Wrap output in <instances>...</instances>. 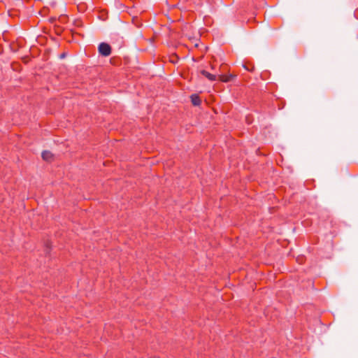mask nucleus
I'll return each instance as SVG.
<instances>
[{
	"instance_id": "obj_5",
	"label": "nucleus",
	"mask_w": 358,
	"mask_h": 358,
	"mask_svg": "<svg viewBox=\"0 0 358 358\" xmlns=\"http://www.w3.org/2000/svg\"><path fill=\"white\" fill-rule=\"evenodd\" d=\"M201 74L205 76L207 79H208L210 81H215L217 80V76L216 75L210 73L206 70H201L200 71Z\"/></svg>"
},
{
	"instance_id": "obj_7",
	"label": "nucleus",
	"mask_w": 358,
	"mask_h": 358,
	"mask_svg": "<svg viewBox=\"0 0 358 358\" xmlns=\"http://www.w3.org/2000/svg\"><path fill=\"white\" fill-rule=\"evenodd\" d=\"M243 67L248 71L252 72L255 70V66L252 64H245Z\"/></svg>"
},
{
	"instance_id": "obj_8",
	"label": "nucleus",
	"mask_w": 358,
	"mask_h": 358,
	"mask_svg": "<svg viewBox=\"0 0 358 358\" xmlns=\"http://www.w3.org/2000/svg\"><path fill=\"white\" fill-rule=\"evenodd\" d=\"M99 17L102 19L103 20H104L106 18L105 17V14H103V13H101V15L99 16Z\"/></svg>"
},
{
	"instance_id": "obj_1",
	"label": "nucleus",
	"mask_w": 358,
	"mask_h": 358,
	"mask_svg": "<svg viewBox=\"0 0 358 358\" xmlns=\"http://www.w3.org/2000/svg\"><path fill=\"white\" fill-rule=\"evenodd\" d=\"M98 52L101 57H108L112 52V48L110 44L102 42L98 46Z\"/></svg>"
},
{
	"instance_id": "obj_6",
	"label": "nucleus",
	"mask_w": 358,
	"mask_h": 358,
	"mask_svg": "<svg viewBox=\"0 0 358 358\" xmlns=\"http://www.w3.org/2000/svg\"><path fill=\"white\" fill-rule=\"evenodd\" d=\"M191 101L194 106H199L201 103L200 97L197 94H192L191 96Z\"/></svg>"
},
{
	"instance_id": "obj_2",
	"label": "nucleus",
	"mask_w": 358,
	"mask_h": 358,
	"mask_svg": "<svg viewBox=\"0 0 358 358\" xmlns=\"http://www.w3.org/2000/svg\"><path fill=\"white\" fill-rule=\"evenodd\" d=\"M114 43L115 44V48L117 49H120L124 45L123 37L119 34H115L113 36V44Z\"/></svg>"
},
{
	"instance_id": "obj_4",
	"label": "nucleus",
	"mask_w": 358,
	"mask_h": 358,
	"mask_svg": "<svg viewBox=\"0 0 358 358\" xmlns=\"http://www.w3.org/2000/svg\"><path fill=\"white\" fill-rule=\"evenodd\" d=\"M41 157L43 160L47 162H51L53 159V154L48 150H44L42 152Z\"/></svg>"
},
{
	"instance_id": "obj_3",
	"label": "nucleus",
	"mask_w": 358,
	"mask_h": 358,
	"mask_svg": "<svg viewBox=\"0 0 358 358\" xmlns=\"http://www.w3.org/2000/svg\"><path fill=\"white\" fill-rule=\"evenodd\" d=\"M235 77H236V75H234V74H228V75L222 74V75H219L217 76V79L222 82L228 83V82L232 80L233 78H234Z\"/></svg>"
}]
</instances>
